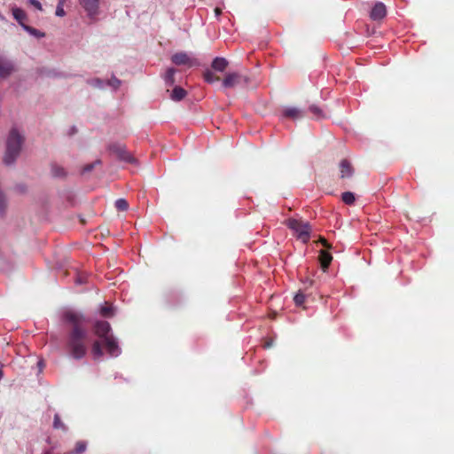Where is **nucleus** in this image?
I'll return each instance as SVG.
<instances>
[{"label": "nucleus", "mask_w": 454, "mask_h": 454, "mask_svg": "<svg viewBox=\"0 0 454 454\" xmlns=\"http://www.w3.org/2000/svg\"><path fill=\"white\" fill-rule=\"evenodd\" d=\"M23 29L37 38H41V37L44 36V33L39 31L38 29L35 28L33 27H30L28 25H23Z\"/></svg>", "instance_id": "obj_25"}, {"label": "nucleus", "mask_w": 454, "mask_h": 454, "mask_svg": "<svg viewBox=\"0 0 454 454\" xmlns=\"http://www.w3.org/2000/svg\"><path fill=\"white\" fill-rule=\"evenodd\" d=\"M110 331V324L106 321H97L94 325L95 334L102 340L106 337L111 336V334H109Z\"/></svg>", "instance_id": "obj_12"}, {"label": "nucleus", "mask_w": 454, "mask_h": 454, "mask_svg": "<svg viewBox=\"0 0 454 454\" xmlns=\"http://www.w3.org/2000/svg\"><path fill=\"white\" fill-rule=\"evenodd\" d=\"M229 66V61L225 58L216 57L211 63V69H206L203 72V78L207 83H214L221 81V77L215 73H225Z\"/></svg>", "instance_id": "obj_3"}, {"label": "nucleus", "mask_w": 454, "mask_h": 454, "mask_svg": "<svg viewBox=\"0 0 454 454\" xmlns=\"http://www.w3.org/2000/svg\"><path fill=\"white\" fill-rule=\"evenodd\" d=\"M100 315L104 317H114V309L111 306L105 305L100 308Z\"/></svg>", "instance_id": "obj_27"}, {"label": "nucleus", "mask_w": 454, "mask_h": 454, "mask_svg": "<svg viewBox=\"0 0 454 454\" xmlns=\"http://www.w3.org/2000/svg\"><path fill=\"white\" fill-rule=\"evenodd\" d=\"M14 65L12 61L0 59V79L9 77L14 72Z\"/></svg>", "instance_id": "obj_15"}, {"label": "nucleus", "mask_w": 454, "mask_h": 454, "mask_svg": "<svg viewBox=\"0 0 454 454\" xmlns=\"http://www.w3.org/2000/svg\"><path fill=\"white\" fill-rule=\"evenodd\" d=\"M175 74L176 70L173 67H169L167 69L164 74V80L168 86H171L175 83Z\"/></svg>", "instance_id": "obj_22"}, {"label": "nucleus", "mask_w": 454, "mask_h": 454, "mask_svg": "<svg viewBox=\"0 0 454 454\" xmlns=\"http://www.w3.org/2000/svg\"><path fill=\"white\" fill-rule=\"evenodd\" d=\"M309 111L313 115V117L316 118V119H321V118H325V114L323 109H321L317 105H311L309 107Z\"/></svg>", "instance_id": "obj_21"}, {"label": "nucleus", "mask_w": 454, "mask_h": 454, "mask_svg": "<svg viewBox=\"0 0 454 454\" xmlns=\"http://www.w3.org/2000/svg\"><path fill=\"white\" fill-rule=\"evenodd\" d=\"M51 174L54 177H64L66 176L65 169L57 164L51 165Z\"/></svg>", "instance_id": "obj_23"}, {"label": "nucleus", "mask_w": 454, "mask_h": 454, "mask_svg": "<svg viewBox=\"0 0 454 454\" xmlns=\"http://www.w3.org/2000/svg\"><path fill=\"white\" fill-rule=\"evenodd\" d=\"M29 4L31 5H33L34 7H35L36 9L42 11L43 10V7H42V4L41 3L38 1V0H28Z\"/></svg>", "instance_id": "obj_35"}, {"label": "nucleus", "mask_w": 454, "mask_h": 454, "mask_svg": "<svg viewBox=\"0 0 454 454\" xmlns=\"http://www.w3.org/2000/svg\"><path fill=\"white\" fill-rule=\"evenodd\" d=\"M100 161L99 160H96L95 162L93 163H90V164H87L83 167V169H82V172H89V171H91L93 169V168L95 167L96 164H98Z\"/></svg>", "instance_id": "obj_32"}, {"label": "nucleus", "mask_w": 454, "mask_h": 454, "mask_svg": "<svg viewBox=\"0 0 454 454\" xmlns=\"http://www.w3.org/2000/svg\"><path fill=\"white\" fill-rule=\"evenodd\" d=\"M332 260H333V256L331 255V254L329 252L325 251V250L320 251L319 261L321 263V267L324 270L328 269Z\"/></svg>", "instance_id": "obj_18"}, {"label": "nucleus", "mask_w": 454, "mask_h": 454, "mask_svg": "<svg viewBox=\"0 0 454 454\" xmlns=\"http://www.w3.org/2000/svg\"><path fill=\"white\" fill-rule=\"evenodd\" d=\"M91 353L95 359H98L103 356V349L100 341L95 340L92 344Z\"/></svg>", "instance_id": "obj_20"}, {"label": "nucleus", "mask_w": 454, "mask_h": 454, "mask_svg": "<svg viewBox=\"0 0 454 454\" xmlns=\"http://www.w3.org/2000/svg\"><path fill=\"white\" fill-rule=\"evenodd\" d=\"M66 2V0H59V3H60V4H64Z\"/></svg>", "instance_id": "obj_39"}, {"label": "nucleus", "mask_w": 454, "mask_h": 454, "mask_svg": "<svg viewBox=\"0 0 454 454\" xmlns=\"http://www.w3.org/2000/svg\"><path fill=\"white\" fill-rule=\"evenodd\" d=\"M221 82L223 89H233L238 86L248 85L250 78L240 71H229L225 73Z\"/></svg>", "instance_id": "obj_4"}, {"label": "nucleus", "mask_w": 454, "mask_h": 454, "mask_svg": "<svg viewBox=\"0 0 454 454\" xmlns=\"http://www.w3.org/2000/svg\"><path fill=\"white\" fill-rule=\"evenodd\" d=\"M294 301L297 306H301L305 301V295L301 292H299L294 297Z\"/></svg>", "instance_id": "obj_30"}, {"label": "nucleus", "mask_w": 454, "mask_h": 454, "mask_svg": "<svg viewBox=\"0 0 454 454\" xmlns=\"http://www.w3.org/2000/svg\"><path fill=\"white\" fill-rule=\"evenodd\" d=\"M109 149L114 153L121 160L126 162L133 163L136 161L135 158L121 145H111Z\"/></svg>", "instance_id": "obj_8"}, {"label": "nucleus", "mask_w": 454, "mask_h": 454, "mask_svg": "<svg viewBox=\"0 0 454 454\" xmlns=\"http://www.w3.org/2000/svg\"><path fill=\"white\" fill-rule=\"evenodd\" d=\"M5 201H4V194L0 192V212L3 214L4 212V209H5Z\"/></svg>", "instance_id": "obj_34"}, {"label": "nucleus", "mask_w": 454, "mask_h": 454, "mask_svg": "<svg viewBox=\"0 0 454 454\" xmlns=\"http://www.w3.org/2000/svg\"><path fill=\"white\" fill-rule=\"evenodd\" d=\"M53 427L55 429H61L62 431L67 430V426L62 422L59 414H55L54 416Z\"/></svg>", "instance_id": "obj_26"}, {"label": "nucleus", "mask_w": 454, "mask_h": 454, "mask_svg": "<svg viewBox=\"0 0 454 454\" xmlns=\"http://www.w3.org/2000/svg\"><path fill=\"white\" fill-rule=\"evenodd\" d=\"M340 177L344 179V178H349L353 176L354 174V168L352 166V164L346 159H343L340 162Z\"/></svg>", "instance_id": "obj_16"}, {"label": "nucleus", "mask_w": 454, "mask_h": 454, "mask_svg": "<svg viewBox=\"0 0 454 454\" xmlns=\"http://www.w3.org/2000/svg\"><path fill=\"white\" fill-rule=\"evenodd\" d=\"M62 317L70 327L65 343L67 354L75 360H81L86 356L88 350L85 317L82 313L74 310L65 311Z\"/></svg>", "instance_id": "obj_1"}, {"label": "nucleus", "mask_w": 454, "mask_h": 454, "mask_svg": "<svg viewBox=\"0 0 454 454\" xmlns=\"http://www.w3.org/2000/svg\"><path fill=\"white\" fill-rule=\"evenodd\" d=\"M103 342H104V344L106 346L107 353L111 356H117L120 355L121 349H120V348L118 346V343H117L116 340L114 338L113 335L106 337L105 339H103Z\"/></svg>", "instance_id": "obj_11"}, {"label": "nucleus", "mask_w": 454, "mask_h": 454, "mask_svg": "<svg viewBox=\"0 0 454 454\" xmlns=\"http://www.w3.org/2000/svg\"><path fill=\"white\" fill-rule=\"evenodd\" d=\"M171 61L176 66H187L189 67L199 65L195 59L191 58L186 52L179 51L172 55Z\"/></svg>", "instance_id": "obj_6"}, {"label": "nucleus", "mask_w": 454, "mask_h": 454, "mask_svg": "<svg viewBox=\"0 0 454 454\" xmlns=\"http://www.w3.org/2000/svg\"><path fill=\"white\" fill-rule=\"evenodd\" d=\"M286 224L302 242L307 243L309 240L311 229L309 223L295 218H289L286 221Z\"/></svg>", "instance_id": "obj_5"}, {"label": "nucleus", "mask_w": 454, "mask_h": 454, "mask_svg": "<svg viewBox=\"0 0 454 454\" xmlns=\"http://www.w3.org/2000/svg\"><path fill=\"white\" fill-rule=\"evenodd\" d=\"M24 137L20 134L16 128H12L6 139V148L3 158L5 165H12L19 157L23 143Z\"/></svg>", "instance_id": "obj_2"}, {"label": "nucleus", "mask_w": 454, "mask_h": 454, "mask_svg": "<svg viewBox=\"0 0 454 454\" xmlns=\"http://www.w3.org/2000/svg\"><path fill=\"white\" fill-rule=\"evenodd\" d=\"M115 207L120 211H126L129 208V203L125 199H118L115 201Z\"/></svg>", "instance_id": "obj_28"}, {"label": "nucleus", "mask_w": 454, "mask_h": 454, "mask_svg": "<svg viewBox=\"0 0 454 454\" xmlns=\"http://www.w3.org/2000/svg\"><path fill=\"white\" fill-rule=\"evenodd\" d=\"M304 116H305L304 112L298 107L288 106V107H285L282 110V117H284V118L297 120V119L303 118Z\"/></svg>", "instance_id": "obj_13"}, {"label": "nucleus", "mask_w": 454, "mask_h": 454, "mask_svg": "<svg viewBox=\"0 0 454 454\" xmlns=\"http://www.w3.org/2000/svg\"><path fill=\"white\" fill-rule=\"evenodd\" d=\"M109 149L114 153L121 160L126 162L133 163L136 161L135 158L121 145H111Z\"/></svg>", "instance_id": "obj_7"}, {"label": "nucleus", "mask_w": 454, "mask_h": 454, "mask_svg": "<svg viewBox=\"0 0 454 454\" xmlns=\"http://www.w3.org/2000/svg\"><path fill=\"white\" fill-rule=\"evenodd\" d=\"M320 242L326 248L330 249L332 247L331 245L328 243V241L325 239H324V238L320 239Z\"/></svg>", "instance_id": "obj_36"}, {"label": "nucleus", "mask_w": 454, "mask_h": 454, "mask_svg": "<svg viewBox=\"0 0 454 454\" xmlns=\"http://www.w3.org/2000/svg\"><path fill=\"white\" fill-rule=\"evenodd\" d=\"M92 85L101 87L102 81L100 79H95L91 82Z\"/></svg>", "instance_id": "obj_37"}, {"label": "nucleus", "mask_w": 454, "mask_h": 454, "mask_svg": "<svg viewBox=\"0 0 454 454\" xmlns=\"http://www.w3.org/2000/svg\"><path fill=\"white\" fill-rule=\"evenodd\" d=\"M341 200L347 205H353L356 200L355 194L351 192H345L341 194Z\"/></svg>", "instance_id": "obj_24"}, {"label": "nucleus", "mask_w": 454, "mask_h": 454, "mask_svg": "<svg viewBox=\"0 0 454 454\" xmlns=\"http://www.w3.org/2000/svg\"><path fill=\"white\" fill-rule=\"evenodd\" d=\"M12 12L13 18L18 21V23L23 27L25 21L27 19V13L20 7L13 6L12 8Z\"/></svg>", "instance_id": "obj_17"}, {"label": "nucleus", "mask_w": 454, "mask_h": 454, "mask_svg": "<svg viewBox=\"0 0 454 454\" xmlns=\"http://www.w3.org/2000/svg\"><path fill=\"white\" fill-rule=\"evenodd\" d=\"M387 14V8L385 4L381 2H378L372 7L370 18L372 20H381Z\"/></svg>", "instance_id": "obj_14"}, {"label": "nucleus", "mask_w": 454, "mask_h": 454, "mask_svg": "<svg viewBox=\"0 0 454 454\" xmlns=\"http://www.w3.org/2000/svg\"><path fill=\"white\" fill-rule=\"evenodd\" d=\"M109 149L114 153L121 160L126 162L133 163L136 161L135 158L121 145H111Z\"/></svg>", "instance_id": "obj_9"}, {"label": "nucleus", "mask_w": 454, "mask_h": 454, "mask_svg": "<svg viewBox=\"0 0 454 454\" xmlns=\"http://www.w3.org/2000/svg\"><path fill=\"white\" fill-rule=\"evenodd\" d=\"M187 92L184 89L179 86H176L171 93V99L174 101H180L184 99L186 96Z\"/></svg>", "instance_id": "obj_19"}, {"label": "nucleus", "mask_w": 454, "mask_h": 454, "mask_svg": "<svg viewBox=\"0 0 454 454\" xmlns=\"http://www.w3.org/2000/svg\"><path fill=\"white\" fill-rule=\"evenodd\" d=\"M63 5L64 4H60V3H59V4L57 6L56 15L59 17H63L65 15V11H64Z\"/></svg>", "instance_id": "obj_33"}, {"label": "nucleus", "mask_w": 454, "mask_h": 454, "mask_svg": "<svg viewBox=\"0 0 454 454\" xmlns=\"http://www.w3.org/2000/svg\"><path fill=\"white\" fill-rule=\"evenodd\" d=\"M88 16L94 19L98 14L99 0H79Z\"/></svg>", "instance_id": "obj_10"}, {"label": "nucleus", "mask_w": 454, "mask_h": 454, "mask_svg": "<svg viewBox=\"0 0 454 454\" xmlns=\"http://www.w3.org/2000/svg\"><path fill=\"white\" fill-rule=\"evenodd\" d=\"M108 84L113 86L114 89H117L121 85V81L116 77H113L108 81Z\"/></svg>", "instance_id": "obj_31"}, {"label": "nucleus", "mask_w": 454, "mask_h": 454, "mask_svg": "<svg viewBox=\"0 0 454 454\" xmlns=\"http://www.w3.org/2000/svg\"><path fill=\"white\" fill-rule=\"evenodd\" d=\"M215 13L216 16H219L222 13V10L218 7L215 9Z\"/></svg>", "instance_id": "obj_38"}, {"label": "nucleus", "mask_w": 454, "mask_h": 454, "mask_svg": "<svg viewBox=\"0 0 454 454\" xmlns=\"http://www.w3.org/2000/svg\"><path fill=\"white\" fill-rule=\"evenodd\" d=\"M86 447H87L86 442H84L82 441H79L75 444L74 453V454H82L85 451Z\"/></svg>", "instance_id": "obj_29"}]
</instances>
